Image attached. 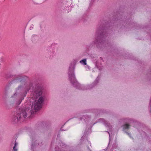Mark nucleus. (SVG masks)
<instances>
[{
    "instance_id": "nucleus-1",
    "label": "nucleus",
    "mask_w": 151,
    "mask_h": 151,
    "mask_svg": "<svg viewBox=\"0 0 151 151\" xmlns=\"http://www.w3.org/2000/svg\"><path fill=\"white\" fill-rule=\"evenodd\" d=\"M31 88L32 89V98L36 99L33 103L32 108L34 111L37 112L42 108L46 97L43 94L42 88L39 85L34 84L31 82L29 83L25 86L24 97L26 96L27 92Z\"/></svg>"
},
{
    "instance_id": "nucleus-2",
    "label": "nucleus",
    "mask_w": 151,
    "mask_h": 151,
    "mask_svg": "<svg viewBox=\"0 0 151 151\" xmlns=\"http://www.w3.org/2000/svg\"><path fill=\"white\" fill-rule=\"evenodd\" d=\"M76 64L75 60H73L70 63L68 69L69 79L71 83L77 89L82 90H88L92 88L95 86L98 82L97 78L90 85H82L76 81L74 74V70Z\"/></svg>"
},
{
    "instance_id": "nucleus-3",
    "label": "nucleus",
    "mask_w": 151,
    "mask_h": 151,
    "mask_svg": "<svg viewBox=\"0 0 151 151\" xmlns=\"http://www.w3.org/2000/svg\"><path fill=\"white\" fill-rule=\"evenodd\" d=\"M105 35L104 28L101 26L98 27L95 33V40L93 41L97 48H101L104 45V39Z\"/></svg>"
},
{
    "instance_id": "nucleus-4",
    "label": "nucleus",
    "mask_w": 151,
    "mask_h": 151,
    "mask_svg": "<svg viewBox=\"0 0 151 151\" xmlns=\"http://www.w3.org/2000/svg\"><path fill=\"white\" fill-rule=\"evenodd\" d=\"M34 116L35 114H15L12 116V122L14 124H17L25 119L32 118Z\"/></svg>"
},
{
    "instance_id": "nucleus-5",
    "label": "nucleus",
    "mask_w": 151,
    "mask_h": 151,
    "mask_svg": "<svg viewBox=\"0 0 151 151\" xmlns=\"http://www.w3.org/2000/svg\"><path fill=\"white\" fill-rule=\"evenodd\" d=\"M29 135L32 139V143L31 144V148L32 151H34V149L36 146L38 145L41 146L42 145V143L40 141L38 137L34 132H30Z\"/></svg>"
},
{
    "instance_id": "nucleus-6",
    "label": "nucleus",
    "mask_w": 151,
    "mask_h": 151,
    "mask_svg": "<svg viewBox=\"0 0 151 151\" xmlns=\"http://www.w3.org/2000/svg\"><path fill=\"white\" fill-rule=\"evenodd\" d=\"M102 122L103 123L106 127H107L109 128V132L112 131V126L111 125L109 122L106 121L103 118H100L97 120L96 122ZM95 123L94 124H95Z\"/></svg>"
},
{
    "instance_id": "nucleus-7",
    "label": "nucleus",
    "mask_w": 151,
    "mask_h": 151,
    "mask_svg": "<svg viewBox=\"0 0 151 151\" xmlns=\"http://www.w3.org/2000/svg\"><path fill=\"white\" fill-rule=\"evenodd\" d=\"M60 133L58 134L57 136L56 144L58 145L63 148H65L68 147L67 145L63 143L60 140Z\"/></svg>"
},
{
    "instance_id": "nucleus-8",
    "label": "nucleus",
    "mask_w": 151,
    "mask_h": 151,
    "mask_svg": "<svg viewBox=\"0 0 151 151\" xmlns=\"http://www.w3.org/2000/svg\"><path fill=\"white\" fill-rule=\"evenodd\" d=\"M27 78L25 76H16L13 80L14 82H21L25 80Z\"/></svg>"
},
{
    "instance_id": "nucleus-9",
    "label": "nucleus",
    "mask_w": 151,
    "mask_h": 151,
    "mask_svg": "<svg viewBox=\"0 0 151 151\" xmlns=\"http://www.w3.org/2000/svg\"><path fill=\"white\" fill-rule=\"evenodd\" d=\"M78 119L79 120H81L83 122V121L84 122H86V121L89 120L90 117L88 116L87 115H86L85 116L81 115L80 116L78 117Z\"/></svg>"
},
{
    "instance_id": "nucleus-10",
    "label": "nucleus",
    "mask_w": 151,
    "mask_h": 151,
    "mask_svg": "<svg viewBox=\"0 0 151 151\" xmlns=\"http://www.w3.org/2000/svg\"><path fill=\"white\" fill-rule=\"evenodd\" d=\"M55 151H66L67 150H63L60 147H59L58 146L56 145L55 146Z\"/></svg>"
},
{
    "instance_id": "nucleus-11",
    "label": "nucleus",
    "mask_w": 151,
    "mask_h": 151,
    "mask_svg": "<svg viewBox=\"0 0 151 151\" xmlns=\"http://www.w3.org/2000/svg\"><path fill=\"white\" fill-rule=\"evenodd\" d=\"M80 63L83 65H86V59H85L81 60L80 61Z\"/></svg>"
},
{
    "instance_id": "nucleus-12",
    "label": "nucleus",
    "mask_w": 151,
    "mask_h": 151,
    "mask_svg": "<svg viewBox=\"0 0 151 151\" xmlns=\"http://www.w3.org/2000/svg\"><path fill=\"white\" fill-rule=\"evenodd\" d=\"M130 125L127 124H126L123 125L124 129H129V128Z\"/></svg>"
},
{
    "instance_id": "nucleus-13",
    "label": "nucleus",
    "mask_w": 151,
    "mask_h": 151,
    "mask_svg": "<svg viewBox=\"0 0 151 151\" xmlns=\"http://www.w3.org/2000/svg\"><path fill=\"white\" fill-rule=\"evenodd\" d=\"M21 88H22V86H19L18 87L17 89V93H15L14 94L13 96H12V97H15L17 95V93L19 91V90H21Z\"/></svg>"
},
{
    "instance_id": "nucleus-14",
    "label": "nucleus",
    "mask_w": 151,
    "mask_h": 151,
    "mask_svg": "<svg viewBox=\"0 0 151 151\" xmlns=\"http://www.w3.org/2000/svg\"><path fill=\"white\" fill-rule=\"evenodd\" d=\"M13 149L14 151H17V147L14 146L13 147Z\"/></svg>"
},
{
    "instance_id": "nucleus-15",
    "label": "nucleus",
    "mask_w": 151,
    "mask_h": 151,
    "mask_svg": "<svg viewBox=\"0 0 151 151\" xmlns=\"http://www.w3.org/2000/svg\"><path fill=\"white\" fill-rule=\"evenodd\" d=\"M125 132L127 134H128L131 138H132V137H131V134H130V133L126 131H125Z\"/></svg>"
},
{
    "instance_id": "nucleus-16",
    "label": "nucleus",
    "mask_w": 151,
    "mask_h": 151,
    "mask_svg": "<svg viewBox=\"0 0 151 151\" xmlns=\"http://www.w3.org/2000/svg\"><path fill=\"white\" fill-rule=\"evenodd\" d=\"M18 143L17 142H16V140L14 142V146L17 147L18 146Z\"/></svg>"
},
{
    "instance_id": "nucleus-17",
    "label": "nucleus",
    "mask_w": 151,
    "mask_h": 151,
    "mask_svg": "<svg viewBox=\"0 0 151 151\" xmlns=\"http://www.w3.org/2000/svg\"><path fill=\"white\" fill-rule=\"evenodd\" d=\"M85 67L87 70L89 69V66L88 65L86 66Z\"/></svg>"
},
{
    "instance_id": "nucleus-18",
    "label": "nucleus",
    "mask_w": 151,
    "mask_h": 151,
    "mask_svg": "<svg viewBox=\"0 0 151 151\" xmlns=\"http://www.w3.org/2000/svg\"><path fill=\"white\" fill-rule=\"evenodd\" d=\"M26 110H25L24 109V110H22V113H26Z\"/></svg>"
},
{
    "instance_id": "nucleus-19",
    "label": "nucleus",
    "mask_w": 151,
    "mask_h": 151,
    "mask_svg": "<svg viewBox=\"0 0 151 151\" xmlns=\"http://www.w3.org/2000/svg\"><path fill=\"white\" fill-rule=\"evenodd\" d=\"M24 92H23V93H22V96L23 98L22 99V100H23L24 99ZM22 101V100L20 101V102H21Z\"/></svg>"
},
{
    "instance_id": "nucleus-20",
    "label": "nucleus",
    "mask_w": 151,
    "mask_h": 151,
    "mask_svg": "<svg viewBox=\"0 0 151 151\" xmlns=\"http://www.w3.org/2000/svg\"><path fill=\"white\" fill-rule=\"evenodd\" d=\"M95 112H104V111H96Z\"/></svg>"
},
{
    "instance_id": "nucleus-21",
    "label": "nucleus",
    "mask_w": 151,
    "mask_h": 151,
    "mask_svg": "<svg viewBox=\"0 0 151 151\" xmlns=\"http://www.w3.org/2000/svg\"><path fill=\"white\" fill-rule=\"evenodd\" d=\"M87 143L88 144H89L91 146V143L89 141H87Z\"/></svg>"
},
{
    "instance_id": "nucleus-22",
    "label": "nucleus",
    "mask_w": 151,
    "mask_h": 151,
    "mask_svg": "<svg viewBox=\"0 0 151 151\" xmlns=\"http://www.w3.org/2000/svg\"><path fill=\"white\" fill-rule=\"evenodd\" d=\"M107 132L108 133V134H109V140H110V133H109V132L108 131Z\"/></svg>"
},
{
    "instance_id": "nucleus-23",
    "label": "nucleus",
    "mask_w": 151,
    "mask_h": 151,
    "mask_svg": "<svg viewBox=\"0 0 151 151\" xmlns=\"http://www.w3.org/2000/svg\"><path fill=\"white\" fill-rule=\"evenodd\" d=\"M60 130H62V131H63V130H63V129H62V127L60 129Z\"/></svg>"
},
{
    "instance_id": "nucleus-24",
    "label": "nucleus",
    "mask_w": 151,
    "mask_h": 151,
    "mask_svg": "<svg viewBox=\"0 0 151 151\" xmlns=\"http://www.w3.org/2000/svg\"><path fill=\"white\" fill-rule=\"evenodd\" d=\"M87 148L88 149V150H90V149L88 147H87Z\"/></svg>"
},
{
    "instance_id": "nucleus-25",
    "label": "nucleus",
    "mask_w": 151,
    "mask_h": 151,
    "mask_svg": "<svg viewBox=\"0 0 151 151\" xmlns=\"http://www.w3.org/2000/svg\"><path fill=\"white\" fill-rule=\"evenodd\" d=\"M92 1H93V2L95 0H91Z\"/></svg>"
}]
</instances>
